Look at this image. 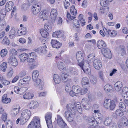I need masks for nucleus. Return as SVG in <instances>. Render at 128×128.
Listing matches in <instances>:
<instances>
[{
  "label": "nucleus",
  "instance_id": "nucleus-7",
  "mask_svg": "<svg viewBox=\"0 0 128 128\" xmlns=\"http://www.w3.org/2000/svg\"><path fill=\"white\" fill-rule=\"evenodd\" d=\"M41 2H38L37 4L33 5L32 7V11L33 14H36L40 11L41 7Z\"/></svg>",
  "mask_w": 128,
  "mask_h": 128
},
{
  "label": "nucleus",
  "instance_id": "nucleus-27",
  "mask_svg": "<svg viewBox=\"0 0 128 128\" xmlns=\"http://www.w3.org/2000/svg\"><path fill=\"white\" fill-rule=\"evenodd\" d=\"M48 16V14L46 11L44 10H42L41 11L39 15L40 18L44 19H43V20H46V19L47 18Z\"/></svg>",
  "mask_w": 128,
  "mask_h": 128
},
{
  "label": "nucleus",
  "instance_id": "nucleus-37",
  "mask_svg": "<svg viewBox=\"0 0 128 128\" xmlns=\"http://www.w3.org/2000/svg\"><path fill=\"white\" fill-rule=\"evenodd\" d=\"M95 56L93 54H91L89 55L87 57L88 61H89L90 63H92L93 62Z\"/></svg>",
  "mask_w": 128,
  "mask_h": 128
},
{
  "label": "nucleus",
  "instance_id": "nucleus-4",
  "mask_svg": "<svg viewBox=\"0 0 128 128\" xmlns=\"http://www.w3.org/2000/svg\"><path fill=\"white\" fill-rule=\"evenodd\" d=\"M28 128H40V118L38 116L34 117L28 125Z\"/></svg>",
  "mask_w": 128,
  "mask_h": 128
},
{
  "label": "nucleus",
  "instance_id": "nucleus-55",
  "mask_svg": "<svg viewBox=\"0 0 128 128\" xmlns=\"http://www.w3.org/2000/svg\"><path fill=\"white\" fill-rule=\"evenodd\" d=\"M109 11L108 7L106 8H100V12L101 14H104L107 13Z\"/></svg>",
  "mask_w": 128,
  "mask_h": 128
},
{
  "label": "nucleus",
  "instance_id": "nucleus-21",
  "mask_svg": "<svg viewBox=\"0 0 128 128\" xmlns=\"http://www.w3.org/2000/svg\"><path fill=\"white\" fill-rule=\"evenodd\" d=\"M114 86L117 92H119L122 89L123 85L122 82L119 81L115 83Z\"/></svg>",
  "mask_w": 128,
  "mask_h": 128
},
{
  "label": "nucleus",
  "instance_id": "nucleus-35",
  "mask_svg": "<svg viewBox=\"0 0 128 128\" xmlns=\"http://www.w3.org/2000/svg\"><path fill=\"white\" fill-rule=\"evenodd\" d=\"M89 80L86 77H83L82 81V86L84 87L86 85H88V84Z\"/></svg>",
  "mask_w": 128,
  "mask_h": 128
},
{
  "label": "nucleus",
  "instance_id": "nucleus-29",
  "mask_svg": "<svg viewBox=\"0 0 128 128\" xmlns=\"http://www.w3.org/2000/svg\"><path fill=\"white\" fill-rule=\"evenodd\" d=\"M16 32V29L15 28L13 27L12 28L9 34V36L10 39L14 38Z\"/></svg>",
  "mask_w": 128,
  "mask_h": 128
},
{
  "label": "nucleus",
  "instance_id": "nucleus-19",
  "mask_svg": "<svg viewBox=\"0 0 128 128\" xmlns=\"http://www.w3.org/2000/svg\"><path fill=\"white\" fill-rule=\"evenodd\" d=\"M58 15L57 11L56 10L52 9L51 10L50 17L52 20H54L56 19Z\"/></svg>",
  "mask_w": 128,
  "mask_h": 128
},
{
  "label": "nucleus",
  "instance_id": "nucleus-11",
  "mask_svg": "<svg viewBox=\"0 0 128 128\" xmlns=\"http://www.w3.org/2000/svg\"><path fill=\"white\" fill-rule=\"evenodd\" d=\"M101 51L104 57L110 59L112 58L110 51L108 48H104L102 49Z\"/></svg>",
  "mask_w": 128,
  "mask_h": 128
},
{
  "label": "nucleus",
  "instance_id": "nucleus-3",
  "mask_svg": "<svg viewBox=\"0 0 128 128\" xmlns=\"http://www.w3.org/2000/svg\"><path fill=\"white\" fill-rule=\"evenodd\" d=\"M31 113L30 110L26 109L22 112L21 116V122L22 124H25L29 119Z\"/></svg>",
  "mask_w": 128,
  "mask_h": 128
},
{
  "label": "nucleus",
  "instance_id": "nucleus-56",
  "mask_svg": "<svg viewBox=\"0 0 128 128\" xmlns=\"http://www.w3.org/2000/svg\"><path fill=\"white\" fill-rule=\"evenodd\" d=\"M58 67L59 69L62 71L64 68V65L63 62H59L58 63Z\"/></svg>",
  "mask_w": 128,
  "mask_h": 128
},
{
  "label": "nucleus",
  "instance_id": "nucleus-52",
  "mask_svg": "<svg viewBox=\"0 0 128 128\" xmlns=\"http://www.w3.org/2000/svg\"><path fill=\"white\" fill-rule=\"evenodd\" d=\"M64 0V6L65 8L66 9L70 6V0Z\"/></svg>",
  "mask_w": 128,
  "mask_h": 128
},
{
  "label": "nucleus",
  "instance_id": "nucleus-31",
  "mask_svg": "<svg viewBox=\"0 0 128 128\" xmlns=\"http://www.w3.org/2000/svg\"><path fill=\"white\" fill-rule=\"evenodd\" d=\"M82 64L81 63L78 64V65L80 66L81 68L86 67V66H88L89 67V66H90V63L89 62V61H85L81 62Z\"/></svg>",
  "mask_w": 128,
  "mask_h": 128
},
{
  "label": "nucleus",
  "instance_id": "nucleus-63",
  "mask_svg": "<svg viewBox=\"0 0 128 128\" xmlns=\"http://www.w3.org/2000/svg\"><path fill=\"white\" fill-rule=\"evenodd\" d=\"M44 28L47 31L50 32L51 30L52 27L47 24H45L44 25Z\"/></svg>",
  "mask_w": 128,
  "mask_h": 128
},
{
  "label": "nucleus",
  "instance_id": "nucleus-9",
  "mask_svg": "<svg viewBox=\"0 0 128 128\" xmlns=\"http://www.w3.org/2000/svg\"><path fill=\"white\" fill-rule=\"evenodd\" d=\"M84 55L85 54L84 52L81 51H79L76 53V56L78 64L83 62Z\"/></svg>",
  "mask_w": 128,
  "mask_h": 128
},
{
  "label": "nucleus",
  "instance_id": "nucleus-8",
  "mask_svg": "<svg viewBox=\"0 0 128 128\" xmlns=\"http://www.w3.org/2000/svg\"><path fill=\"white\" fill-rule=\"evenodd\" d=\"M8 63L13 66H16L18 65L17 59L12 55L10 56L8 59Z\"/></svg>",
  "mask_w": 128,
  "mask_h": 128
},
{
  "label": "nucleus",
  "instance_id": "nucleus-38",
  "mask_svg": "<svg viewBox=\"0 0 128 128\" xmlns=\"http://www.w3.org/2000/svg\"><path fill=\"white\" fill-rule=\"evenodd\" d=\"M119 107L120 110L123 112H126V110L125 104L122 102H120L119 104Z\"/></svg>",
  "mask_w": 128,
  "mask_h": 128
},
{
  "label": "nucleus",
  "instance_id": "nucleus-54",
  "mask_svg": "<svg viewBox=\"0 0 128 128\" xmlns=\"http://www.w3.org/2000/svg\"><path fill=\"white\" fill-rule=\"evenodd\" d=\"M3 44L8 45L10 43V41L7 36H5L2 42Z\"/></svg>",
  "mask_w": 128,
  "mask_h": 128
},
{
  "label": "nucleus",
  "instance_id": "nucleus-39",
  "mask_svg": "<svg viewBox=\"0 0 128 128\" xmlns=\"http://www.w3.org/2000/svg\"><path fill=\"white\" fill-rule=\"evenodd\" d=\"M75 107L76 110L77 109L78 111L80 114L82 113V109L81 106V104L80 102H77L75 105Z\"/></svg>",
  "mask_w": 128,
  "mask_h": 128
},
{
  "label": "nucleus",
  "instance_id": "nucleus-24",
  "mask_svg": "<svg viewBox=\"0 0 128 128\" xmlns=\"http://www.w3.org/2000/svg\"><path fill=\"white\" fill-rule=\"evenodd\" d=\"M28 54L26 53H23L21 54L19 56V57L20 60V61L21 62H23L25 60H27Z\"/></svg>",
  "mask_w": 128,
  "mask_h": 128
},
{
  "label": "nucleus",
  "instance_id": "nucleus-46",
  "mask_svg": "<svg viewBox=\"0 0 128 128\" xmlns=\"http://www.w3.org/2000/svg\"><path fill=\"white\" fill-rule=\"evenodd\" d=\"M61 36V32L60 31H58L54 32L52 34V36L55 38H60Z\"/></svg>",
  "mask_w": 128,
  "mask_h": 128
},
{
  "label": "nucleus",
  "instance_id": "nucleus-14",
  "mask_svg": "<svg viewBox=\"0 0 128 128\" xmlns=\"http://www.w3.org/2000/svg\"><path fill=\"white\" fill-rule=\"evenodd\" d=\"M36 56L35 53L34 52H32L28 55L27 60V62H33L36 60Z\"/></svg>",
  "mask_w": 128,
  "mask_h": 128
},
{
  "label": "nucleus",
  "instance_id": "nucleus-64",
  "mask_svg": "<svg viewBox=\"0 0 128 128\" xmlns=\"http://www.w3.org/2000/svg\"><path fill=\"white\" fill-rule=\"evenodd\" d=\"M7 118V114L5 112H4L2 115V120L5 122Z\"/></svg>",
  "mask_w": 128,
  "mask_h": 128
},
{
  "label": "nucleus",
  "instance_id": "nucleus-5",
  "mask_svg": "<svg viewBox=\"0 0 128 128\" xmlns=\"http://www.w3.org/2000/svg\"><path fill=\"white\" fill-rule=\"evenodd\" d=\"M70 10L71 14L73 16H71L70 13L68 12L66 16L68 19L70 20H72L76 18L75 16L77 14V11L75 8V6L74 5L70 7Z\"/></svg>",
  "mask_w": 128,
  "mask_h": 128
},
{
  "label": "nucleus",
  "instance_id": "nucleus-28",
  "mask_svg": "<svg viewBox=\"0 0 128 128\" xmlns=\"http://www.w3.org/2000/svg\"><path fill=\"white\" fill-rule=\"evenodd\" d=\"M60 76L63 82H69L68 80V76L66 73H61Z\"/></svg>",
  "mask_w": 128,
  "mask_h": 128
},
{
  "label": "nucleus",
  "instance_id": "nucleus-1",
  "mask_svg": "<svg viewBox=\"0 0 128 128\" xmlns=\"http://www.w3.org/2000/svg\"><path fill=\"white\" fill-rule=\"evenodd\" d=\"M92 114L93 117L89 118L88 122L92 124V125L95 126H97L98 123L101 122L103 119V115L100 112L99 110H94Z\"/></svg>",
  "mask_w": 128,
  "mask_h": 128
},
{
  "label": "nucleus",
  "instance_id": "nucleus-44",
  "mask_svg": "<svg viewBox=\"0 0 128 128\" xmlns=\"http://www.w3.org/2000/svg\"><path fill=\"white\" fill-rule=\"evenodd\" d=\"M0 68L3 72L6 71L7 68V63L6 62H3L0 65Z\"/></svg>",
  "mask_w": 128,
  "mask_h": 128
},
{
  "label": "nucleus",
  "instance_id": "nucleus-16",
  "mask_svg": "<svg viewBox=\"0 0 128 128\" xmlns=\"http://www.w3.org/2000/svg\"><path fill=\"white\" fill-rule=\"evenodd\" d=\"M57 123L62 128H63L67 126L66 124L63 120L60 115H57Z\"/></svg>",
  "mask_w": 128,
  "mask_h": 128
},
{
  "label": "nucleus",
  "instance_id": "nucleus-43",
  "mask_svg": "<svg viewBox=\"0 0 128 128\" xmlns=\"http://www.w3.org/2000/svg\"><path fill=\"white\" fill-rule=\"evenodd\" d=\"M34 97L33 94H32L30 93L26 92L25 94L23 95V97L24 99H29L30 98H32Z\"/></svg>",
  "mask_w": 128,
  "mask_h": 128
},
{
  "label": "nucleus",
  "instance_id": "nucleus-25",
  "mask_svg": "<svg viewBox=\"0 0 128 128\" xmlns=\"http://www.w3.org/2000/svg\"><path fill=\"white\" fill-rule=\"evenodd\" d=\"M53 78L55 83L56 84H58L61 82L60 76L58 74H54L53 76Z\"/></svg>",
  "mask_w": 128,
  "mask_h": 128
},
{
  "label": "nucleus",
  "instance_id": "nucleus-60",
  "mask_svg": "<svg viewBox=\"0 0 128 128\" xmlns=\"http://www.w3.org/2000/svg\"><path fill=\"white\" fill-rule=\"evenodd\" d=\"M35 81L34 83V85L35 86L37 87L40 84L41 80L40 79L38 78L36 80H34Z\"/></svg>",
  "mask_w": 128,
  "mask_h": 128
},
{
  "label": "nucleus",
  "instance_id": "nucleus-49",
  "mask_svg": "<svg viewBox=\"0 0 128 128\" xmlns=\"http://www.w3.org/2000/svg\"><path fill=\"white\" fill-rule=\"evenodd\" d=\"M104 89L106 92H109L112 89V86L109 84L106 85L104 87Z\"/></svg>",
  "mask_w": 128,
  "mask_h": 128
},
{
  "label": "nucleus",
  "instance_id": "nucleus-50",
  "mask_svg": "<svg viewBox=\"0 0 128 128\" xmlns=\"http://www.w3.org/2000/svg\"><path fill=\"white\" fill-rule=\"evenodd\" d=\"M123 112L121 110L118 109L116 110L115 112V114L117 116H122L124 115V112Z\"/></svg>",
  "mask_w": 128,
  "mask_h": 128
},
{
  "label": "nucleus",
  "instance_id": "nucleus-42",
  "mask_svg": "<svg viewBox=\"0 0 128 128\" xmlns=\"http://www.w3.org/2000/svg\"><path fill=\"white\" fill-rule=\"evenodd\" d=\"M80 24L78 21L77 20H74L73 21V26L74 28L76 29L80 27Z\"/></svg>",
  "mask_w": 128,
  "mask_h": 128
},
{
  "label": "nucleus",
  "instance_id": "nucleus-10",
  "mask_svg": "<svg viewBox=\"0 0 128 128\" xmlns=\"http://www.w3.org/2000/svg\"><path fill=\"white\" fill-rule=\"evenodd\" d=\"M74 115L73 114L68 110L66 111L64 113L65 117L68 121L70 122H72L73 121L74 116Z\"/></svg>",
  "mask_w": 128,
  "mask_h": 128
},
{
  "label": "nucleus",
  "instance_id": "nucleus-36",
  "mask_svg": "<svg viewBox=\"0 0 128 128\" xmlns=\"http://www.w3.org/2000/svg\"><path fill=\"white\" fill-rule=\"evenodd\" d=\"M122 94L124 98H125L126 96H128V88L127 87H125L123 88Z\"/></svg>",
  "mask_w": 128,
  "mask_h": 128
},
{
  "label": "nucleus",
  "instance_id": "nucleus-51",
  "mask_svg": "<svg viewBox=\"0 0 128 128\" xmlns=\"http://www.w3.org/2000/svg\"><path fill=\"white\" fill-rule=\"evenodd\" d=\"M109 35L111 36H114L117 34L116 31L113 30H108L107 31Z\"/></svg>",
  "mask_w": 128,
  "mask_h": 128
},
{
  "label": "nucleus",
  "instance_id": "nucleus-17",
  "mask_svg": "<svg viewBox=\"0 0 128 128\" xmlns=\"http://www.w3.org/2000/svg\"><path fill=\"white\" fill-rule=\"evenodd\" d=\"M66 108L70 112L73 114H76L77 110L74 105L71 104H67Z\"/></svg>",
  "mask_w": 128,
  "mask_h": 128
},
{
  "label": "nucleus",
  "instance_id": "nucleus-48",
  "mask_svg": "<svg viewBox=\"0 0 128 128\" xmlns=\"http://www.w3.org/2000/svg\"><path fill=\"white\" fill-rule=\"evenodd\" d=\"M100 2L101 6L104 7L107 6L109 3L108 1L107 0H100Z\"/></svg>",
  "mask_w": 128,
  "mask_h": 128
},
{
  "label": "nucleus",
  "instance_id": "nucleus-20",
  "mask_svg": "<svg viewBox=\"0 0 128 128\" xmlns=\"http://www.w3.org/2000/svg\"><path fill=\"white\" fill-rule=\"evenodd\" d=\"M38 106V102L36 101L32 100L31 101L30 104L28 105V108L30 109L36 108Z\"/></svg>",
  "mask_w": 128,
  "mask_h": 128
},
{
  "label": "nucleus",
  "instance_id": "nucleus-59",
  "mask_svg": "<svg viewBox=\"0 0 128 128\" xmlns=\"http://www.w3.org/2000/svg\"><path fill=\"white\" fill-rule=\"evenodd\" d=\"M90 103L89 101L86 98L82 99V106L85 105L86 104H88V103L89 104Z\"/></svg>",
  "mask_w": 128,
  "mask_h": 128
},
{
  "label": "nucleus",
  "instance_id": "nucleus-61",
  "mask_svg": "<svg viewBox=\"0 0 128 128\" xmlns=\"http://www.w3.org/2000/svg\"><path fill=\"white\" fill-rule=\"evenodd\" d=\"M2 83L4 85H7L10 84V82L6 80L5 79L2 78Z\"/></svg>",
  "mask_w": 128,
  "mask_h": 128
},
{
  "label": "nucleus",
  "instance_id": "nucleus-23",
  "mask_svg": "<svg viewBox=\"0 0 128 128\" xmlns=\"http://www.w3.org/2000/svg\"><path fill=\"white\" fill-rule=\"evenodd\" d=\"M14 6L13 2L12 1H9L7 2L6 5L5 9L7 12L12 10Z\"/></svg>",
  "mask_w": 128,
  "mask_h": 128
},
{
  "label": "nucleus",
  "instance_id": "nucleus-13",
  "mask_svg": "<svg viewBox=\"0 0 128 128\" xmlns=\"http://www.w3.org/2000/svg\"><path fill=\"white\" fill-rule=\"evenodd\" d=\"M104 124L106 126H110L113 128L114 127V122H112V119L111 117L108 116L105 118L104 122Z\"/></svg>",
  "mask_w": 128,
  "mask_h": 128
},
{
  "label": "nucleus",
  "instance_id": "nucleus-2",
  "mask_svg": "<svg viewBox=\"0 0 128 128\" xmlns=\"http://www.w3.org/2000/svg\"><path fill=\"white\" fill-rule=\"evenodd\" d=\"M104 107L108 110L113 111L115 108L116 104L114 101L108 99H105L104 102Z\"/></svg>",
  "mask_w": 128,
  "mask_h": 128
},
{
  "label": "nucleus",
  "instance_id": "nucleus-40",
  "mask_svg": "<svg viewBox=\"0 0 128 128\" xmlns=\"http://www.w3.org/2000/svg\"><path fill=\"white\" fill-rule=\"evenodd\" d=\"M72 89L73 91L75 92L76 94H79V92H80V87L77 85H74L72 88Z\"/></svg>",
  "mask_w": 128,
  "mask_h": 128
},
{
  "label": "nucleus",
  "instance_id": "nucleus-26",
  "mask_svg": "<svg viewBox=\"0 0 128 128\" xmlns=\"http://www.w3.org/2000/svg\"><path fill=\"white\" fill-rule=\"evenodd\" d=\"M97 47L99 49H100L106 46L105 42L102 40H98L97 42Z\"/></svg>",
  "mask_w": 128,
  "mask_h": 128
},
{
  "label": "nucleus",
  "instance_id": "nucleus-41",
  "mask_svg": "<svg viewBox=\"0 0 128 128\" xmlns=\"http://www.w3.org/2000/svg\"><path fill=\"white\" fill-rule=\"evenodd\" d=\"M40 32L42 36L44 38L46 37L49 34L47 31L44 29H41L40 30Z\"/></svg>",
  "mask_w": 128,
  "mask_h": 128
},
{
  "label": "nucleus",
  "instance_id": "nucleus-6",
  "mask_svg": "<svg viewBox=\"0 0 128 128\" xmlns=\"http://www.w3.org/2000/svg\"><path fill=\"white\" fill-rule=\"evenodd\" d=\"M52 114L50 112H48L45 116V119L48 128H52Z\"/></svg>",
  "mask_w": 128,
  "mask_h": 128
},
{
  "label": "nucleus",
  "instance_id": "nucleus-32",
  "mask_svg": "<svg viewBox=\"0 0 128 128\" xmlns=\"http://www.w3.org/2000/svg\"><path fill=\"white\" fill-rule=\"evenodd\" d=\"M39 74V72L38 70H34L32 74V79L33 80H36V79H37V78Z\"/></svg>",
  "mask_w": 128,
  "mask_h": 128
},
{
  "label": "nucleus",
  "instance_id": "nucleus-22",
  "mask_svg": "<svg viewBox=\"0 0 128 128\" xmlns=\"http://www.w3.org/2000/svg\"><path fill=\"white\" fill-rule=\"evenodd\" d=\"M26 90V88L25 87H23L20 88L18 86H15L14 88V92L18 94H21L20 92L22 90H24V92Z\"/></svg>",
  "mask_w": 128,
  "mask_h": 128
},
{
  "label": "nucleus",
  "instance_id": "nucleus-62",
  "mask_svg": "<svg viewBox=\"0 0 128 128\" xmlns=\"http://www.w3.org/2000/svg\"><path fill=\"white\" fill-rule=\"evenodd\" d=\"M88 91V90L86 88H84L81 89L80 88V90L79 92V94H80L81 95L84 94L87 92Z\"/></svg>",
  "mask_w": 128,
  "mask_h": 128
},
{
  "label": "nucleus",
  "instance_id": "nucleus-12",
  "mask_svg": "<svg viewBox=\"0 0 128 128\" xmlns=\"http://www.w3.org/2000/svg\"><path fill=\"white\" fill-rule=\"evenodd\" d=\"M128 124V121L126 118L125 116L122 117L121 118L120 122L118 123V127L122 128L123 126H126Z\"/></svg>",
  "mask_w": 128,
  "mask_h": 128
},
{
  "label": "nucleus",
  "instance_id": "nucleus-47",
  "mask_svg": "<svg viewBox=\"0 0 128 128\" xmlns=\"http://www.w3.org/2000/svg\"><path fill=\"white\" fill-rule=\"evenodd\" d=\"M125 49L124 47L120 48L118 52V54H121V55L122 56L125 55L126 54Z\"/></svg>",
  "mask_w": 128,
  "mask_h": 128
},
{
  "label": "nucleus",
  "instance_id": "nucleus-33",
  "mask_svg": "<svg viewBox=\"0 0 128 128\" xmlns=\"http://www.w3.org/2000/svg\"><path fill=\"white\" fill-rule=\"evenodd\" d=\"M7 95L6 94L4 95L2 98V102L5 104L9 103L11 101V99L7 98Z\"/></svg>",
  "mask_w": 128,
  "mask_h": 128
},
{
  "label": "nucleus",
  "instance_id": "nucleus-15",
  "mask_svg": "<svg viewBox=\"0 0 128 128\" xmlns=\"http://www.w3.org/2000/svg\"><path fill=\"white\" fill-rule=\"evenodd\" d=\"M93 65L96 69L99 70L102 67V63L100 60L97 59L94 60Z\"/></svg>",
  "mask_w": 128,
  "mask_h": 128
},
{
  "label": "nucleus",
  "instance_id": "nucleus-58",
  "mask_svg": "<svg viewBox=\"0 0 128 128\" xmlns=\"http://www.w3.org/2000/svg\"><path fill=\"white\" fill-rule=\"evenodd\" d=\"M70 83L69 82H67L66 85L65 87V90L67 92H69L70 90L71 86L70 85Z\"/></svg>",
  "mask_w": 128,
  "mask_h": 128
},
{
  "label": "nucleus",
  "instance_id": "nucleus-45",
  "mask_svg": "<svg viewBox=\"0 0 128 128\" xmlns=\"http://www.w3.org/2000/svg\"><path fill=\"white\" fill-rule=\"evenodd\" d=\"M8 53L7 49L5 48L2 50L0 52V56L2 58L5 56Z\"/></svg>",
  "mask_w": 128,
  "mask_h": 128
},
{
  "label": "nucleus",
  "instance_id": "nucleus-30",
  "mask_svg": "<svg viewBox=\"0 0 128 128\" xmlns=\"http://www.w3.org/2000/svg\"><path fill=\"white\" fill-rule=\"evenodd\" d=\"M46 46H44L40 47L37 49H36L35 51L37 52H40L43 54H45L47 52V50L46 49Z\"/></svg>",
  "mask_w": 128,
  "mask_h": 128
},
{
  "label": "nucleus",
  "instance_id": "nucleus-18",
  "mask_svg": "<svg viewBox=\"0 0 128 128\" xmlns=\"http://www.w3.org/2000/svg\"><path fill=\"white\" fill-rule=\"evenodd\" d=\"M51 43L52 47L54 48H59L62 45V44L56 40L52 39Z\"/></svg>",
  "mask_w": 128,
  "mask_h": 128
},
{
  "label": "nucleus",
  "instance_id": "nucleus-57",
  "mask_svg": "<svg viewBox=\"0 0 128 128\" xmlns=\"http://www.w3.org/2000/svg\"><path fill=\"white\" fill-rule=\"evenodd\" d=\"M30 5L28 3H24L22 6L21 8L24 10L28 9Z\"/></svg>",
  "mask_w": 128,
  "mask_h": 128
},
{
  "label": "nucleus",
  "instance_id": "nucleus-53",
  "mask_svg": "<svg viewBox=\"0 0 128 128\" xmlns=\"http://www.w3.org/2000/svg\"><path fill=\"white\" fill-rule=\"evenodd\" d=\"M84 72L86 74H90V67L86 66V67L82 68Z\"/></svg>",
  "mask_w": 128,
  "mask_h": 128
},
{
  "label": "nucleus",
  "instance_id": "nucleus-34",
  "mask_svg": "<svg viewBox=\"0 0 128 128\" xmlns=\"http://www.w3.org/2000/svg\"><path fill=\"white\" fill-rule=\"evenodd\" d=\"M19 112V108H15L12 109L11 111V114L12 116L14 117L16 116Z\"/></svg>",
  "mask_w": 128,
  "mask_h": 128
}]
</instances>
